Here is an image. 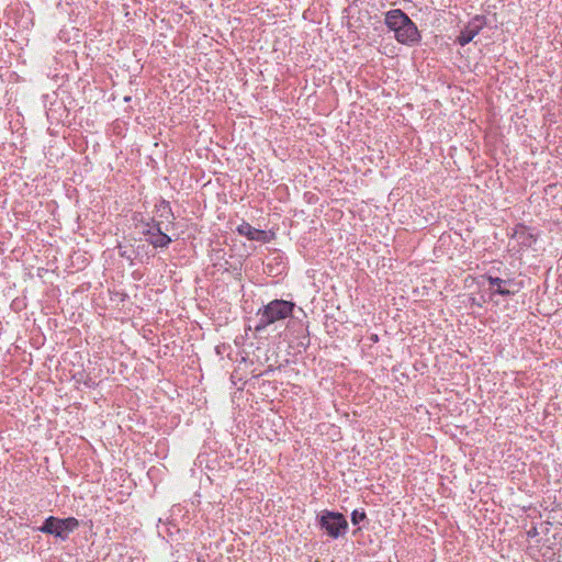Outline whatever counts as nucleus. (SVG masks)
Here are the masks:
<instances>
[{
    "label": "nucleus",
    "instance_id": "obj_1",
    "mask_svg": "<svg viewBox=\"0 0 562 562\" xmlns=\"http://www.w3.org/2000/svg\"><path fill=\"white\" fill-rule=\"evenodd\" d=\"M384 23L389 30L394 32L395 40L403 45L413 46L422 40L417 25L401 9L387 11Z\"/></svg>",
    "mask_w": 562,
    "mask_h": 562
},
{
    "label": "nucleus",
    "instance_id": "obj_2",
    "mask_svg": "<svg viewBox=\"0 0 562 562\" xmlns=\"http://www.w3.org/2000/svg\"><path fill=\"white\" fill-rule=\"evenodd\" d=\"M295 304L291 301L274 299L258 310L256 331H262L268 326L292 316Z\"/></svg>",
    "mask_w": 562,
    "mask_h": 562
},
{
    "label": "nucleus",
    "instance_id": "obj_3",
    "mask_svg": "<svg viewBox=\"0 0 562 562\" xmlns=\"http://www.w3.org/2000/svg\"><path fill=\"white\" fill-rule=\"evenodd\" d=\"M317 526L331 539L344 537L348 531L347 518L339 512L322 510L316 516Z\"/></svg>",
    "mask_w": 562,
    "mask_h": 562
},
{
    "label": "nucleus",
    "instance_id": "obj_4",
    "mask_svg": "<svg viewBox=\"0 0 562 562\" xmlns=\"http://www.w3.org/2000/svg\"><path fill=\"white\" fill-rule=\"evenodd\" d=\"M79 525V520L75 517L58 518L55 516H48L37 530L61 540H66L68 539L69 533L74 532Z\"/></svg>",
    "mask_w": 562,
    "mask_h": 562
},
{
    "label": "nucleus",
    "instance_id": "obj_5",
    "mask_svg": "<svg viewBox=\"0 0 562 562\" xmlns=\"http://www.w3.org/2000/svg\"><path fill=\"white\" fill-rule=\"evenodd\" d=\"M142 234L147 237V243L154 248H167L172 241L169 235L161 232L160 223L156 222L154 218L145 223V228L142 231Z\"/></svg>",
    "mask_w": 562,
    "mask_h": 562
},
{
    "label": "nucleus",
    "instance_id": "obj_6",
    "mask_svg": "<svg viewBox=\"0 0 562 562\" xmlns=\"http://www.w3.org/2000/svg\"><path fill=\"white\" fill-rule=\"evenodd\" d=\"M486 22L487 21L485 15H475L464 25L456 42L460 46L468 45L482 31V29L486 25Z\"/></svg>",
    "mask_w": 562,
    "mask_h": 562
},
{
    "label": "nucleus",
    "instance_id": "obj_7",
    "mask_svg": "<svg viewBox=\"0 0 562 562\" xmlns=\"http://www.w3.org/2000/svg\"><path fill=\"white\" fill-rule=\"evenodd\" d=\"M485 278L491 286V295L512 296L520 289L519 284L516 283L514 279L505 280L490 274Z\"/></svg>",
    "mask_w": 562,
    "mask_h": 562
},
{
    "label": "nucleus",
    "instance_id": "obj_8",
    "mask_svg": "<svg viewBox=\"0 0 562 562\" xmlns=\"http://www.w3.org/2000/svg\"><path fill=\"white\" fill-rule=\"evenodd\" d=\"M239 235L247 237L249 240H263L266 232L252 227L248 223H243L237 227Z\"/></svg>",
    "mask_w": 562,
    "mask_h": 562
},
{
    "label": "nucleus",
    "instance_id": "obj_9",
    "mask_svg": "<svg viewBox=\"0 0 562 562\" xmlns=\"http://www.w3.org/2000/svg\"><path fill=\"white\" fill-rule=\"evenodd\" d=\"M367 519V514L363 509H355L351 513V522L353 525H359L360 522Z\"/></svg>",
    "mask_w": 562,
    "mask_h": 562
},
{
    "label": "nucleus",
    "instance_id": "obj_10",
    "mask_svg": "<svg viewBox=\"0 0 562 562\" xmlns=\"http://www.w3.org/2000/svg\"><path fill=\"white\" fill-rule=\"evenodd\" d=\"M160 207H161V214H160L161 217H166L167 220L169 217L175 218L170 203L168 201L162 200L160 202Z\"/></svg>",
    "mask_w": 562,
    "mask_h": 562
},
{
    "label": "nucleus",
    "instance_id": "obj_11",
    "mask_svg": "<svg viewBox=\"0 0 562 562\" xmlns=\"http://www.w3.org/2000/svg\"><path fill=\"white\" fill-rule=\"evenodd\" d=\"M117 248L120 257L127 259L128 261H131V263H133L134 251L126 249V247H123L122 245H119Z\"/></svg>",
    "mask_w": 562,
    "mask_h": 562
},
{
    "label": "nucleus",
    "instance_id": "obj_12",
    "mask_svg": "<svg viewBox=\"0 0 562 562\" xmlns=\"http://www.w3.org/2000/svg\"><path fill=\"white\" fill-rule=\"evenodd\" d=\"M520 234L524 236L522 244L526 246H530L531 243L535 240V238L531 234L525 232V227H522V231Z\"/></svg>",
    "mask_w": 562,
    "mask_h": 562
},
{
    "label": "nucleus",
    "instance_id": "obj_13",
    "mask_svg": "<svg viewBox=\"0 0 562 562\" xmlns=\"http://www.w3.org/2000/svg\"><path fill=\"white\" fill-rule=\"evenodd\" d=\"M371 340H373V341H378V335H375V334H374V335H372Z\"/></svg>",
    "mask_w": 562,
    "mask_h": 562
}]
</instances>
